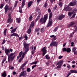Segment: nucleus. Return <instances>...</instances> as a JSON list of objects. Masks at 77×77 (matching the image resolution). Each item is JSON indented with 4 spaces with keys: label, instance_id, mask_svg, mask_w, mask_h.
Masks as SVG:
<instances>
[{
    "label": "nucleus",
    "instance_id": "20e7f679",
    "mask_svg": "<svg viewBox=\"0 0 77 77\" xmlns=\"http://www.w3.org/2000/svg\"><path fill=\"white\" fill-rule=\"evenodd\" d=\"M46 48H47V47H44L41 49V51L42 52V54L43 56H44V55L47 53V49Z\"/></svg>",
    "mask_w": 77,
    "mask_h": 77
},
{
    "label": "nucleus",
    "instance_id": "9d476101",
    "mask_svg": "<svg viewBox=\"0 0 77 77\" xmlns=\"http://www.w3.org/2000/svg\"><path fill=\"white\" fill-rule=\"evenodd\" d=\"M52 24H53V20H49V22L47 25V27H50V26H52Z\"/></svg>",
    "mask_w": 77,
    "mask_h": 77
},
{
    "label": "nucleus",
    "instance_id": "bb28decb",
    "mask_svg": "<svg viewBox=\"0 0 77 77\" xmlns=\"http://www.w3.org/2000/svg\"><path fill=\"white\" fill-rule=\"evenodd\" d=\"M49 56V55L48 54H47L45 55V57L46 58V59H47L48 60H49V59H50V57H48Z\"/></svg>",
    "mask_w": 77,
    "mask_h": 77
},
{
    "label": "nucleus",
    "instance_id": "c03bdc74",
    "mask_svg": "<svg viewBox=\"0 0 77 77\" xmlns=\"http://www.w3.org/2000/svg\"><path fill=\"white\" fill-rule=\"evenodd\" d=\"M26 71L27 72H30V68L28 67L26 69Z\"/></svg>",
    "mask_w": 77,
    "mask_h": 77
},
{
    "label": "nucleus",
    "instance_id": "a18cd8bd",
    "mask_svg": "<svg viewBox=\"0 0 77 77\" xmlns=\"http://www.w3.org/2000/svg\"><path fill=\"white\" fill-rule=\"evenodd\" d=\"M48 5V4H47V2H46L45 3L44 6L45 8H47V6Z\"/></svg>",
    "mask_w": 77,
    "mask_h": 77
},
{
    "label": "nucleus",
    "instance_id": "423d86ee",
    "mask_svg": "<svg viewBox=\"0 0 77 77\" xmlns=\"http://www.w3.org/2000/svg\"><path fill=\"white\" fill-rule=\"evenodd\" d=\"M27 75V73L26 72V71L24 70L23 72H21L20 74L19 75L20 77H21V76L26 77Z\"/></svg>",
    "mask_w": 77,
    "mask_h": 77
},
{
    "label": "nucleus",
    "instance_id": "ea45409f",
    "mask_svg": "<svg viewBox=\"0 0 77 77\" xmlns=\"http://www.w3.org/2000/svg\"><path fill=\"white\" fill-rule=\"evenodd\" d=\"M75 15L76 14H74L71 17V19H72V18H75Z\"/></svg>",
    "mask_w": 77,
    "mask_h": 77
},
{
    "label": "nucleus",
    "instance_id": "4468645a",
    "mask_svg": "<svg viewBox=\"0 0 77 77\" xmlns=\"http://www.w3.org/2000/svg\"><path fill=\"white\" fill-rule=\"evenodd\" d=\"M70 6H74L77 5V3L75 2H72L69 3Z\"/></svg>",
    "mask_w": 77,
    "mask_h": 77
},
{
    "label": "nucleus",
    "instance_id": "680f3d73",
    "mask_svg": "<svg viewBox=\"0 0 77 77\" xmlns=\"http://www.w3.org/2000/svg\"><path fill=\"white\" fill-rule=\"evenodd\" d=\"M12 9V7H10V8L9 7V10L10 11H11Z\"/></svg>",
    "mask_w": 77,
    "mask_h": 77
},
{
    "label": "nucleus",
    "instance_id": "7c9ffc66",
    "mask_svg": "<svg viewBox=\"0 0 77 77\" xmlns=\"http://www.w3.org/2000/svg\"><path fill=\"white\" fill-rule=\"evenodd\" d=\"M76 11H77V9H75L73 10L72 12V14H74V13H75V12H76Z\"/></svg>",
    "mask_w": 77,
    "mask_h": 77
},
{
    "label": "nucleus",
    "instance_id": "0e129e2a",
    "mask_svg": "<svg viewBox=\"0 0 77 77\" xmlns=\"http://www.w3.org/2000/svg\"><path fill=\"white\" fill-rule=\"evenodd\" d=\"M72 34H70L69 35V38H72Z\"/></svg>",
    "mask_w": 77,
    "mask_h": 77
},
{
    "label": "nucleus",
    "instance_id": "2eb2a0df",
    "mask_svg": "<svg viewBox=\"0 0 77 77\" xmlns=\"http://www.w3.org/2000/svg\"><path fill=\"white\" fill-rule=\"evenodd\" d=\"M72 9V8H69V7H66V8L65 9V11H71Z\"/></svg>",
    "mask_w": 77,
    "mask_h": 77
},
{
    "label": "nucleus",
    "instance_id": "1a4fd4ad",
    "mask_svg": "<svg viewBox=\"0 0 77 77\" xmlns=\"http://www.w3.org/2000/svg\"><path fill=\"white\" fill-rule=\"evenodd\" d=\"M4 9L5 11V14H6V13L8 12V11H9V6L8 5H6L4 8Z\"/></svg>",
    "mask_w": 77,
    "mask_h": 77
},
{
    "label": "nucleus",
    "instance_id": "a211bd4d",
    "mask_svg": "<svg viewBox=\"0 0 77 77\" xmlns=\"http://www.w3.org/2000/svg\"><path fill=\"white\" fill-rule=\"evenodd\" d=\"M25 0H23L22 1V6H21V8H23V7H24V6L26 5V4L25 3Z\"/></svg>",
    "mask_w": 77,
    "mask_h": 77
},
{
    "label": "nucleus",
    "instance_id": "393cba45",
    "mask_svg": "<svg viewBox=\"0 0 77 77\" xmlns=\"http://www.w3.org/2000/svg\"><path fill=\"white\" fill-rule=\"evenodd\" d=\"M36 49V46H34V50H32L31 51L32 54H34V51H35Z\"/></svg>",
    "mask_w": 77,
    "mask_h": 77
},
{
    "label": "nucleus",
    "instance_id": "dca6fc26",
    "mask_svg": "<svg viewBox=\"0 0 77 77\" xmlns=\"http://www.w3.org/2000/svg\"><path fill=\"white\" fill-rule=\"evenodd\" d=\"M27 32L28 34L29 35L30 34L31 32H32V28L30 27H29Z\"/></svg>",
    "mask_w": 77,
    "mask_h": 77
},
{
    "label": "nucleus",
    "instance_id": "f704fd0d",
    "mask_svg": "<svg viewBox=\"0 0 77 77\" xmlns=\"http://www.w3.org/2000/svg\"><path fill=\"white\" fill-rule=\"evenodd\" d=\"M75 50H76V47H74L72 48V52H75Z\"/></svg>",
    "mask_w": 77,
    "mask_h": 77
},
{
    "label": "nucleus",
    "instance_id": "4d7b16f0",
    "mask_svg": "<svg viewBox=\"0 0 77 77\" xmlns=\"http://www.w3.org/2000/svg\"><path fill=\"white\" fill-rule=\"evenodd\" d=\"M62 57H63V56H60L58 57V59H61Z\"/></svg>",
    "mask_w": 77,
    "mask_h": 77
},
{
    "label": "nucleus",
    "instance_id": "6ab92c4d",
    "mask_svg": "<svg viewBox=\"0 0 77 77\" xmlns=\"http://www.w3.org/2000/svg\"><path fill=\"white\" fill-rule=\"evenodd\" d=\"M7 75L6 74V71H4L1 75V76L2 77H6Z\"/></svg>",
    "mask_w": 77,
    "mask_h": 77
},
{
    "label": "nucleus",
    "instance_id": "79ce46f5",
    "mask_svg": "<svg viewBox=\"0 0 77 77\" xmlns=\"http://www.w3.org/2000/svg\"><path fill=\"white\" fill-rule=\"evenodd\" d=\"M24 38H25V40H26V41H27V40L28 37H27V35H26V34L25 35Z\"/></svg>",
    "mask_w": 77,
    "mask_h": 77
},
{
    "label": "nucleus",
    "instance_id": "412c9836",
    "mask_svg": "<svg viewBox=\"0 0 77 77\" xmlns=\"http://www.w3.org/2000/svg\"><path fill=\"white\" fill-rule=\"evenodd\" d=\"M35 25V22L34 21H32L30 25V27H33Z\"/></svg>",
    "mask_w": 77,
    "mask_h": 77
},
{
    "label": "nucleus",
    "instance_id": "5701e85b",
    "mask_svg": "<svg viewBox=\"0 0 77 77\" xmlns=\"http://www.w3.org/2000/svg\"><path fill=\"white\" fill-rule=\"evenodd\" d=\"M36 10H37V12H38V14L39 15H41V11L40 9H39L38 8H37L36 9Z\"/></svg>",
    "mask_w": 77,
    "mask_h": 77
},
{
    "label": "nucleus",
    "instance_id": "052dcab7",
    "mask_svg": "<svg viewBox=\"0 0 77 77\" xmlns=\"http://www.w3.org/2000/svg\"><path fill=\"white\" fill-rule=\"evenodd\" d=\"M23 60L22 58H20V59H19V60H18L19 62H21V60Z\"/></svg>",
    "mask_w": 77,
    "mask_h": 77
},
{
    "label": "nucleus",
    "instance_id": "338daca9",
    "mask_svg": "<svg viewBox=\"0 0 77 77\" xmlns=\"http://www.w3.org/2000/svg\"><path fill=\"white\" fill-rule=\"evenodd\" d=\"M54 36H54V35H52L50 36V38H54Z\"/></svg>",
    "mask_w": 77,
    "mask_h": 77
},
{
    "label": "nucleus",
    "instance_id": "6e6552de",
    "mask_svg": "<svg viewBox=\"0 0 77 77\" xmlns=\"http://www.w3.org/2000/svg\"><path fill=\"white\" fill-rule=\"evenodd\" d=\"M57 42H52L50 44V47H53V46H54V47H57V45L56 44Z\"/></svg>",
    "mask_w": 77,
    "mask_h": 77
},
{
    "label": "nucleus",
    "instance_id": "72a5a7b5",
    "mask_svg": "<svg viewBox=\"0 0 77 77\" xmlns=\"http://www.w3.org/2000/svg\"><path fill=\"white\" fill-rule=\"evenodd\" d=\"M41 30L40 28H36L35 29V32H38Z\"/></svg>",
    "mask_w": 77,
    "mask_h": 77
},
{
    "label": "nucleus",
    "instance_id": "c9c22d12",
    "mask_svg": "<svg viewBox=\"0 0 77 77\" xmlns=\"http://www.w3.org/2000/svg\"><path fill=\"white\" fill-rule=\"evenodd\" d=\"M32 18H33V16H32L31 15L29 17V21H31V20H32Z\"/></svg>",
    "mask_w": 77,
    "mask_h": 77
},
{
    "label": "nucleus",
    "instance_id": "473e14b6",
    "mask_svg": "<svg viewBox=\"0 0 77 77\" xmlns=\"http://www.w3.org/2000/svg\"><path fill=\"white\" fill-rule=\"evenodd\" d=\"M62 64H61L60 65H58L57 67V68H62Z\"/></svg>",
    "mask_w": 77,
    "mask_h": 77
},
{
    "label": "nucleus",
    "instance_id": "603ef678",
    "mask_svg": "<svg viewBox=\"0 0 77 77\" xmlns=\"http://www.w3.org/2000/svg\"><path fill=\"white\" fill-rule=\"evenodd\" d=\"M41 32H42V33H43V32H44L45 30V29H44V28H42L41 29Z\"/></svg>",
    "mask_w": 77,
    "mask_h": 77
},
{
    "label": "nucleus",
    "instance_id": "13d9d810",
    "mask_svg": "<svg viewBox=\"0 0 77 77\" xmlns=\"http://www.w3.org/2000/svg\"><path fill=\"white\" fill-rule=\"evenodd\" d=\"M23 38H24V37H23V36H21L19 37V40H21V39H23Z\"/></svg>",
    "mask_w": 77,
    "mask_h": 77
},
{
    "label": "nucleus",
    "instance_id": "bf43d9fd",
    "mask_svg": "<svg viewBox=\"0 0 77 77\" xmlns=\"http://www.w3.org/2000/svg\"><path fill=\"white\" fill-rule=\"evenodd\" d=\"M6 42V40H5V39H4L3 41V42L2 43V44H5V42Z\"/></svg>",
    "mask_w": 77,
    "mask_h": 77
},
{
    "label": "nucleus",
    "instance_id": "49530a36",
    "mask_svg": "<svg viewBox=\"0 0 77 77\" xmlns=\"http://www.w3.org/2000/svg\"><path fill=\"white\" fill-rule=\"evenodd\" d=\"M5 60H6L5 59H4L2 62V66H3V63H4V62H5Z\"/></svg>",
    "mask_w": 77,
    "mask_h": 77
},
{
    "label": "nucleus",
    "instance_id": "f03ea898",
    "mask_svg": "<svg viewBox=\"0 0 77 77\" xmlns=\"http://www.w3.org/2000/svg\"><path fill=\"white\" fill-rule=\"evenodd\" d=\"M29 44L26 43L25 42H24L23 46L24 48V51L25 52L23 53L22 55L24 56H25L26 54L27 53V52L29 50Z\"/></svg>",
    "mask_w": 77,
    "mask_h": 77
},
{
    "label": "nucleus",
    "instance_id": "e433bc0d",
    "mask_svg": "<svg viewBox=\"0 0 77 77\" xmlns=\"http://www.w3.org/2000/svg\"><path fill=\"white\" fill-rule=\"evenodd\" d=\"M58 64H59V65L62 64V63H63V60H60V61L58 62Z\"/></svg>",
    "mask_w": 77,
    "mask_h": 77
},
{
    "label": "nucleus",
    "instance_id": "864d4df0",
    "mask_svg": "<svg viewBox=\"0 0 77 77\" xmlns=\"http://www.w3.org/2000/svg\"><path fill=\"white\" fill-rule=\"evenodd\" d=\"M37 66V65H34L33 66H32V69H34V68H35V67H36V66Z\"/></svg>",
    "mask_w": 77,
    "mask_h": 77
},
{
    "label": "nucleus",
    "instance_id": "f3484780",
    "mask_svg": "<svg viewBox=\"0 0 77 77\" xmlns=\"http://www.w3.org/2000/svg\"><path fill=\"white\" fill-rule=\"evenodd\" d=\"M53 16V14H52V13L51 12L49 14V20H50V21H51L52 20V19H51V18H52V17Z\"/></svg>",
    "mask_w": 77,
    "mask_h": 77
},
{
    "label": "nucleus",
    "instance_id": "58836bf2",
    "mask_svg": "<svg viewBox=\"0 0 77 77\" xmlns=\"http://www.w3.org/2000/svg\"><path fill=\"white\" fill-rule=\"evenodd\" d=\"M58 26H57L56 27V28L54 30V32H56V31L57 30V29H58Z\"/></svg>",
    "mask_w": 77,
    "mask_h": 77
},
{
    "label": "nucleus",
    "instance_id": "0eeeda50",
    "mask_svg": "<svg viewBox=\"0 0 77 77\" xmlns=\"http://www.w3.org/2000/svg\"><path fill=\"white\" fill-rule=\"evenodd\" d=\"M27 62H28V61H25V62L22 65L21 67H20V69H22V71H23V70H24L25 69L24 68V67L25 66H26V64L27 63Z\"/></svg>",
    "mask_w": 77,
    "mask_h": 77
},
{
    "label": "nucleus",
    "instance_id": "6e6d98bb",
    "mask_svg": "<svg viewBox=\"0 0 77 77\" xmlns=\"http://www.w3.org/2000/svg\"><path fill=\"white\" fill-rule=\"evenodd\" d=\"M62 2H60L59 4V6H60V7H62Z\"/></svg>",
    "mask_w": 77,
    "mask_h": 77
},
{
    "label": "nucleus",
    "instance_id": "4c0bfd02",
    "mask_svg": "<svg viewBox=\"0 0 77 77\" xmlns=\"http://www.w3.org/2000/svg\"><path fill=\"white\" fill-rule=\"evenodd\" d=\"M19 12L21 14H23V12L22 11V9H21V7H19Z\"/></svg>",
    "mask_w": 77,
    "mask_h": 77
},
{
    "label": "nucleus",
    "instance_id": "09e8293b",
    "mask_svg": "<svg viewBox=\"0 0 77 77\" xmlns=\"http://www.w3.org/2000/svg\"><path fill=\"white\" fill-rule=\"evenodd\" d=\"M57 5H56L53 8V11H55L56 9V8H57Z\"/></svg>",
    "mask_w": 77,
    "mask_h": 77
},
{
    "label": "nucleus",
    "instance_id": "f8f14e48",
    "mask_svg": "<svg viewBox=\"0 0 77 77\" xmlns=\"http://www.w3.org/2000/svg\"><path fill=\"white\" fill-rule=\"evenodd\" d=\"M65 17V16L63 14H61L58 17V19L59 20H62L63 18Z\"/></svg>",
    "mask_w": 77,
    "mask_h": 77
},
{
    "label": "nucleus",
    "instance_id": "7ed1b4c3",
    "mask_svg": "<svg viewBox=\"0 0 77 77\" xmlns=\"http://www.w3.org/2000/svg\"><path fill=\"white\" fill-rule=\"evenodd\" d=\"M48 14H46L45 15H44L43 18V17H42L40 20V23L42 24H44L46 23V21L48 19Z\"/></svg>",
    "mask_w": 77,
    "mask_h": 77
},
{
    "label": "nucleus",
    "instance_id": "ddd939ff",
    "mask_svg": "<svg viewBox=\"0 0 77 77\" xmlns=\"http://www.w3.org/2000/svg\"><path fill=\"white\" fill-rule=\"evenodd\" d=\"M33 3V1H30L28 3V8H30L31 6L32 5V4Z\"/></svg>",
    "mask_w": 77,
    "mask_h": 77
},
{
    "label": "nucleus",
    "instance_id": "774afa93",
    "mask_svg": "<svg viewBox=\"0 0 77 77\" xmlns=\"http://www.w3.org/2000/svg\"><path fill=\"white\" fill-rule=\"evenodd\" d=\"M13 75H15V74H16V72H13Z\"/></svg>",
    "mask_w": 77,
    "mask_h": 77
},
{
    "label": "nucleus",
    "instance_id": "c756f323",
    "mask_svg": "<svg viewBox=\"0 0 77 77\" xmlns=\"http://www.w3.org/2000/svg\"><path fill=\"white\" fill-rule=\"evenodd\" d=\"M6 31H7V29H5L4 31V35L5 36H6Z\"/></svg>",
    "mask_w": 77,
    "mask_h": 77
},
{
    "label": "nucleus",
    "instance_id": "a878e982",
    "mask_svg": "<svg viewBox=\"0 0 77 77\" xmlns=\"http://www.w3.org/2000/svg\"><path fill=\"white\" fill-rule=\"evenodd\" d=\"M70 72L71 73H77V71L75 70H71Z\"/></svg>",
    "mask_w": 77,
    "mask_h": 77
},
{
    "label": "nucleus",
    "instance_id": "f257e3e1",
    "mask_svg": "<svg viewBox=\"0 0 77 77\" xmlns=\"http://www.w3.org/2000/svg\"><path fill=\"white\" fill-rule=\"evenodd\" d=\"M5 52L6 55H7L8 57V61L9 63H10L11 62V63H12L13 61H14V58L15 57V55H14L15 54V53H11V54L9 55L8 53H10V51L8 49L6 48L5 49Z\"/></svg>",
    "mask_w": 77,
    "mask_h": 77
},
{
    "label": "nucleus",
    "instance_id": "e2e57ef3",
    "mask_svg": "<svg viewBox=\"0 0 77 77\" xmlns=\"http://www.w3.org/2000/svg\"><path fill=\"white\" fill-rule=\"evenodd\" d=\"M77 32V29H76V28H75V30L74 31V33H75V32Z\"/></svg>",
    "mask_w": 77,
    "mask_h": 77
},
{
    "label": "nucleus",
    "instance_id": "b1692460",
    "mask_svg": "<svg viewBox=\"0 0 77 77\" xmlns=\"http://www.w3.org/2000/svg\"><path fill=\"white\" fill-rule=\"evenodd\" d=\"M16 20H17V23H20L21 22V21H20V20H21V19H20V18H17Z\"/></svg>",
    "mask_w": 77,
    "mask_h": 77
},
{
    "label": "nucleus",
    "instance_id": "69168bd1",
    "mask_svg": "<svg viewBox=\"0 0 77 77\" xmlns=\"http://www.w3.org/2000/svg\"><path fill=\"white\" fill-rule=\"evenodd\" d=\"M74 54H76V55H77V51H75L74 52H73Z\"/></svg>",
    "mask_w": 77,
    "mask_h": 77
},
{
    "label": "nucleus",
    "instance_id": "39448f33",
    "mask_svg": "<svg viewBox=\"0 0 77 77\" xmlns=\"http://www.w3.org/2000/svg\"><path fill=\"white\" fill-rule=\"evenodd\" d=\"M8 18L7 20V23H9L10 22V23H11L12 22V19H11L12 18V17L11 16V13H10L8 15Z\"/></svg>",
    "mask_w": 77,
    "mask_h": 77
},
{
    "label": "nucleus",
    "instance_id": "2f4dec72",
    "mask_svg": "<svg viewBox=\"0 0 77 77\" xmlns=\"http://www.w3.org/2000/svg\"><path fill=\"white\" fill-rule=\"evenodd\" d=\"M22 54H23V51H21L19 53V57H21V56H22Z\"/></svg>",
    "mask_w": 77,
    "mask_h": 77
},
{
    "label": "nucleus",
    "instance_id": "37998d69",
    "mask_svg": "<svg viewBox=\"0 0 77 77\" xmlns=\"http://www.w3.org/2000/svg\"><path fill=\"white\" fill-rule=\"evenodd\" d=\"M56 39H56V36H55L53 38H52V41H55V40H56Z\"/></svg>",
    "mask_w": 77,
    "mask_h": 77
},
{
    "label": "nucleus",
    "instance_id": "c85d7f7f",
    "mask_svg": "<svg viewBox=\"0 0 77 77\" xmlns=\"http://www.w3.org/2000/svg\"><path fill=\"white\" fill-rule=\"evenodd\" d=\"M66 51L67 53H69L71 51V49L69 48H68L67 49Z\"/></svg>",
    "mask_w": 77,
    "mask_h": 77
},
{
    "label": "nucleus",
    "instance_id": "4be33fe9",
    "mask_svg": "<svg viewBox=\"0 0 77 77\" xmlns=\"http://www.w3.org/2000/svg\"><path fill=\"white\" fill-rule=\"evenodd\" d=\"M17 27L15 28L14 29H13L11 31V33H14V32H15V31H16V30L17 29Z\"/></svg>",
    "mask_w": 77,
    "mask_h": 77
},
{
    "label": "nucleus",
    "instance_id": "5fc2aeb1",
    "mask_svg": "<svg viewBox=\"0 0 77 77\" xmlns=\"http://www.w3.org/2000/svg\"><path fill=\"white\" fill-rule=\"evenodd\" d=\"M17 1H16L14 6V7L15 8H16V6H17Z\"/></svg>",
    "mask_w": 77,
    "mask_h": 77
},
{
    "label": "nucleus",
    "instance_id": "aec40b11",
    "mask_svg": "<svg viewBox=\"0 0 77 77\" xmlns=\"http://www.w3.org/2000/svg\"><path fill=\"white\" fill-rule=\"evenodd\" d=\"M11 36H17V37H19V35H18V34L15 33H12L11 35Z\"/></svg>",
    "mask_w": 77,
    "mask_h": 77
},
{
    "label": "nucleus",
    "instance_id": "cd10ccee",
    "mask_svg": "<svg viewBox=\"0 0 77 77\" xmlns=\"http://www.w3.org/2000/svg\"><path fill=\"white\" fill-rule=\"evenodd\" d=\"M41 16H40V15H38L36 18V19L35 20V21L36 22V21H38V20L40 18Z\"/></svg>",
    "mask_w": 77,
    "mask_h": 77
},
{
    "label": "nucleus",
    "instance_id": "8fccbe9b",
    "mask_svg": "<svg viewBox=\"0 0 77 77\" xmlns=\"http://www.w3.org/2000/svg\"><path fill=\"white\" fill-rule=\"evenodd\" d=\"M37 63H38V61H37L35 62H32V64H35V65H36V64Z\"/></svg>",
    "mask_w": 77,
    "mask_h": 77
},
{
    "label": "nucleus",
    "instance_id": "3c124183",
    "mask_svg": "<svg viewBox=\"0 0 77 77\" xmlns=\"http://www.w3.org/2000/svg\"><path fill=\"white\" fill-rule=\"evenodd\" d=\"M72 12H69L68 13V15L69 16H71V15H72Z\"/></svg>",
    "mask_w": 77,
    "mask_h": 77
},
{
    "label": "nucleus",
    "instance_id": "a19ab883",
    "mask_svg": "<svg viewBox=\"0 0 77 77\" xmlns=\"http://www.w3.org/2000/svg\"><path fill=\"white\" fill-rule=\"evenodd\" d=\"M3 6H4V5L3 4H1L0 6V9H2L3 8Z\"/></svg>",
    "mask_w": 77,
    "mask_h": 77
},
{
    "label": "nucleus",
    "instance_id": "9b49d317",
    "mask_svg": "<svg viewBox=\"0 0 77 77\" xmlns=\"http://www.w3.org/2000/svg\"><path fill=\"white\" fill-rule=\"evenodd\" d=\"M75 24V23L74 22V21H72L70 22V24H69L68 25V27H71L73 25H74Z\"/></svg>",
    "mask_w": 77,
    "mask_h": 77
},
{
    "label": "nucleus",
    "instance_id": "de8ad7c7",
    "mask_svg": "<svg viewBox=\"0 0 77 77\" xmlns=\"http://www.w3.org/2000/svg\"><path fill=\"white\" fill-rule=\"evenodd\" d=\"M66 50L67 49L66 48H63V52H64V51H66Z\"/></svg>",
    "mask_w": 77,
    "mask_h": 77
}]
</instances>
